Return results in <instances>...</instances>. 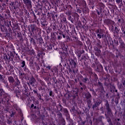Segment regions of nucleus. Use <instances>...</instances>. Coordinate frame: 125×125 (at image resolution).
Segmentation results:
<instances>
[{
	"label": "nucleus",
	"mask_w": 125,
	"mask_h": 125,
	"mask_svg": "<svg viewBox=\"0 0 125 125\" xmlns=\"http://www.w3.org/2000/svg\"><path fill=\"white\" fill-rule=\"evenodd\" d=\"M104 36V34H103V31L100 30V33L97 34V36L99 39H101L102 37Z\"/></svg>",
	"instance_id": "obj_1"
},
{
	"label": "nucleus",
	"mask_w": 125,
	"mask_h": 125,
	"mask_svg": "<svg viewBox=\"0 0 125 125\" xmlns=\"http://www.w3.org/2000/svg\"><path fill=\"white\" fill-rule=\"evenodd\" d=\"M23 2L26 4V5H30L31 4V0H23Z\"/></svg>",
	"instance_id": "obj_2"
},
{
	"label": "nucleus",
	"mask_w": 125,
	"mask_h": 125,
	"mask_svg": "<svg viewBox=\"0 0 125 125\" xmlns=\"http://www.w3.org/2000/svg\"><path fill=\"white\" fill-rule=\"evenodd\" d=\"M8 81L10 83H13L14 82V79L13 77L10 76L8 77Z\"/></svg>",
	"instance_id": "obj_3"
},
{
	"label": "nucleus",
	"mask_w": 125,
	"mask_h": 125,
	"mask_svg": "<svg viewBox=\"0 0 125 125\" xmlns=\"http://www.w3.org/2000/svg\"><path fill=\"white\" fill-rule=\"evenodd\" d=\"M35 79H34V78H32L31 79V80L30 81L29 83H30V84H33V83H35Z\"/></svg>",
	"instance_id": "obj_4"
},
{
	"label": "nucleus",
	"mask_w": 125,
	"mask_h": 125,
	"mask_svg": "<svg viewBox=\"0 0 125 125\" xmlns=\"http://www.w3.org/2000/svg\"><path fill=\"white\" fill-rule=\"evenodd\" d=\"M21 64H22V65H21L22 68H24V67L25 66V62L23 61L22 62Z\"/></svg>",
	"instance_id": "obj_5"
},
{
	"label": "nucleus",
	"mask_w": 125,
	"mask_h": 125,
	"mask_svg": "<svg viewBox=\"0 0 125 125\" xmlns=\"http://www.w3.org/2000/svg\"><path fill=\"white\" fill-rule=\"evenodd\" d=\"M46 68H47L48 69H50V66H46Z\"/></svg>",
	"instance_id": "obj_6"
},
{
	"label": "nucleus",
	"mask_w": 125,
	"mask_h": 125,
	"mask_svg": "<svg viewBox=\"0 0 125 125\" xmlns=\"http://www.w3.org/2000/svg\"><path fill=\"white\" fill-rule=\"evenodd\" d=\"M33 107H34V104H32L31 105V108H33Z\"/></svg>",
	"instance_id": "obj_7"
},
{
	"label": "nucleus",
	"mask_w": 125,
	"mask_h": 125,
	"mask_svg": "<svg viewBox=\"0 0 125 125\" xmlns=\"http://www.w3.org/2000/svg\"><path fill=\"white\" fill-rule=\"evenodd\" d=\"M49 95L51 96V92L50 93Z\"/></svg>",
	"instance_id": "obj_8"
},
{
	"label": "nucleus",
	"mask_w": 125,
	"mask_h": 125,
	"mask_svg": "<svg viewBox=\"0 0 125 125\" xmlns=\"http://www.w3.org/2000/svg\"><path fill=\"white\" fill-rule=\"evenodd\" d=\"M85 81H87V79L85 78Z\"/></svg>",
	"instance_id": "obj_9"
},
{
	"label": "nucleus",
	"mask_w": 125,
	"mask_h": 125,
	"mask_svg": "<svg viewBox=\"0 0 125 125\" xmlns=\"http://www.w3.org/2000/svg\"><path fill=\"white\" fill-rule=\"evenodd\" d=\"M13 116V114H11V116L12 117Z\"/></svg>",
	"instance_id": "obj_10"
},
{
	"label": "nucleus",
	"mask_w": 125,
	"mask_h": 125,
	"mask_svg": "<svg viewBox=\"0 0 125 125\" xmlns=\"http://www.w3.org/2000/svg\"><path fill=\"white\" fill-rule=\"evenodd\" d=\"M108 123H110V120H108Z\"/></svg>",
	"instance_id": "obj_11"
},
{
	"label": "nucleus",
	"mask_w": 125,
	"mask_h": 125,
	"mask_svg": "<svg viewBox=\"0 0 125 125\" xmlns=\"http://www.w3.org/2000/svg\"><path fill=\"white\" fill-rule=\"evenodd\" d=\"M1 90V91H2V90Z\"/></svg>",
	"instance_id": "obj_12"
}]
</instances>
